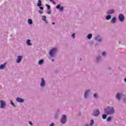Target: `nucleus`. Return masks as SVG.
I'll list each match as a JSON object with an SVG mask.
<instances>
[{
	"label": "nucleus",
	"instance_id": "f257e3e1",
	"mask_svg": "<svg viewBox=\"0 0 126 126\" xmlns=\"http://www.w3.org/2000/svg\"><path fill=\"white\" fill-rule=\"evenodd\" d=\"M104 113L107 115H113L115 113V109L113 106H108L104 109Z\"/></svg>",
	"mask_w": 126,
	"mask_h": 126
},
{
	"label": "nucleus",
	"instance_id": "f03ea898",
	"mask_svg": "<svg viewBox=\"0 0 126 126\" xmlns=\"http://www.w3.org/2000/svg\"><path fill=\"white\" fill-rule=\"evenodd\" d=\"M57 51H58V49L57 48H53L51 49L49 52L50 56L51 57V58H53V57H55V55H56Z\"/></svg>",
	"mask_w": 126,
	"mask_h": 126
},
{
	"label": "nucleus",
	"instance_id": "7ed1b4c3",
	"mask_svg": "<svg viewBox=\"0 0 126 126\" xmlns=\"http://www.w3.org/2000/svg\"><path fill=\"white\" fill-rule=\"evenodd\" d=\"M0 108H1V109H4L6 106V102L4 100H0Z\"/></svg>",
	"mask_w": 126,
	"mask_h": 126
},
{
	"label": "nucleus",
	"instance_id": "20e7f679",
	"mask_svg": "<svg viewBox=\"0 0 126 126\" xmlns=\"http://www.w3.org/2000/svg\"><path fill=\"white\" fill-rule=\"evenodd\" d=\"M100 115V111L98 109L94 110L93 116L94 117H98Z\"/></svg>",
	"mask_w": 126,
	"mask_h": 126
},
{
	"label": "nucleus",
	"instance_id": "39448f33",
	"mask_svg": "<svg viewBox=\"0 0 126 126\" xmlns=\"http://www.w3.org/2000/svg\"><path fill=\"white\" fill-rule=\"evenodd\" d=\"M62 124H65L66 123V115H63L61 118Z\"/></svg>",
	"mask_w": 126,
	"mask_h": 126
},
{
	"label": "nucleus",
	"instance_id": "423d86ee",
	"mask_svg": "<svg viewBox=\"0 0 126 126\" xmlns=\"http://www.w3.org/2000/svg\"><path fill=\"white\" fill-rule=\"evenodd\" d=\"M119 18L120 21H121V22H123V21H124V20L125 19V16H124V15L121 14L119 16Z\"/></svg>",
	"mask_w": 126,
	"mask_h": 126
},
{
	"label": "nucleus",
	"instance_id": "0eeeda50",
	"mask_svg": "<svg viewBox=\"0 0 126 126\" xmlns=\"http://www.w3.org/2000/svg\"><path fill=\"white\" fill-rule=\"evenodd\" d=\"M22 56H19L17 57V59L16 60V63H21V60H22Z\"/></svg>",
	"mask_w": 126,
	"mask_h": 126
},
{
	"label": "nucleus",
	"instance_id": "6e6552de",
	"mask_svg": "<svg viewBox=\"0 0 126 126\" xmlns=\"http://www.w3.org/2000/svg\"><path fill=\"white\" fill-rule=\"evenodd\" d=\"M95 40L97 42H101L102 41V37L100 35H96L95 37Z\"/></svg>",
	"mask_w": 126,
	"mask_h": 126
},
{
	"label": "nucleus",
	"instance_id": "1a4fd4ad",
	"mask_svg": "<svg viewBox=\"0 0 126 126\" xmlns=\"http://www.w3.org/2000/svg\"><path fill=\"white\" fill-rule=\"evenodd\" d=\"M56 8L57 9H59L60 11H63V6L61 7V4L57 5L56 6Z\"/></svg>",
	"mask_w": 126,
	"mask_h": 126
},
{
	"label": "nucleus",
	"instance_id": "9d476101",
	"mask_svg": "<svg viewBox=\"0 0 126 126\" xmlns=\"http://www.w3.org/2000/svg\"><path fill=\"white\" fill-rule=\"evenodd\" d=\"M16 100L17 102H18L19 103H23V102H24V99L20 97H17Z\"/></svg>",
	"mask_w": 126,
	"mask_h": 126
},
{
	"label": "nucleus",
	"instance_id": "9b49d317",
	"mask_svg": "<svg viewBox=\"0 0 126 126\" xmlns=\"http://www.w3.org/2000/svg\"><path fill=\"white\" fill-rule=\"evenodd\" d=\"M46 85V84L45 83V80H44L43 78H41V82L40 83V86L41 87H44Z\"/></svg>",
	"mask_w": 126,
	"mask_h": 126
},
{
	"label": "nucleus",
	"instance_id": "f8f14e48",
	"mask_svg": "<svg viewBox=\"0 0 126 126\" xmlns=\"http://www.w3.org/2000/svg\"><path fill=\"white\" fill-rule=\"evenodd\" d=\"M89 93H90V90H87L86 91L85 93V95L84 97L86 99L88 97V95L89 94Z\"/></svg>",
	"mask_w": 126,
	"mask_h": 126
},
{
	"label": "nucleus",
	"instance_id": "ddd939ff",
	"mask_svg": "<svg viewBox=\"0 0 126 126\" xmlns=\"http://www.w3.org/2000/svg\"><path fill=\"white\" fill-rule=\"evenodd\" d=\"M123 97V94H120V93H118L116 95V98L118 100H120L121 99V97Z\"/></svg>",
	"mask_w": 126,
	"mask_h": 126
},
{
	"label": "nucleus",
	"instance_id": "4468645a",
	"mask_svg": "<svg viewBox=\"0 0 126 126\" xmlns=\"http://www.w3.org/2000/svg\"><path fill=\"white\" fill-rule=\"evenodd\" d=\"M114 12H115V10L110 9L107 11V14H113Z\"/></svg>",
	"mask_w": 126,
	"mask_h": 126
},
{
	"label": "nucleus",
	"instance_id": "2eb2a0df",
	"mask_svg": "<svg viewBox=\"0 0 126 126\" xmlns=\"http://www.w3.org/2000/svg\"><path fill=\"white\" fill-rule=\"evenodd\" d=\"M27 44L28 46H31V45H32V43H31V40L30 39H28L27 40Z\"/></svg>",
	"mask_w": 126,
	"mask_h": 126
},
{
	"label": "nucleus",
	"instance_id": "dca6fc26",
	"mask_svg": "<svg viewBox=\"0 0 126 126\" xmlns=\"http://www.w3.org/2000/svg\"><path fill=\"white\" fill-rule=\"evenodd\" d=\"M5 64H6V63H4L3 64H1L0 65V69H3L5 67Z\"/></svg>",
	"mask_w": 126,
	"mask_h": 126
},
{
	"label": "nucleus",
	"instance_id": "f3484780",
	"mask_svg": "<svg viewBox=\"0 0 126 126\" xmlns=\"http://www.w3.org/2000/svg\"><path fill=\"white\" fill-rule=\"evenodd\" d=\"M28 24H30V25H31V24H33V21H32L31 19H29L28 20Z\"/></svg>",
	"mask_w": 126,
	"mask_h": 126
},
{
	"label": "nucleus",
	"instance_id": "a211bd4d",
	"mask_svg": "<svg viewBox=\"0 0 126 126\" xmlns=\"http://www.w3.org/2000/svg\"><path fill=\"white\" fill-rule=\"evenodd\" d=\"M47 17H46V16H42V20L45 22V23H48V22L47 21Z\"/></svg>",
	"mask_w": 126,
	"mask_h": 126
},
{
	"label": "nucleus",
	"instance_id": "6ab92c4d",
	"mask_svg": "<svg viewBox=\"0 0 126 126\" xmlns=\"http://www.w3.org/2000/svg\"><path fill=\"white\" fill-rule=\"evenodd\" d=\"M117 19L116 18L114 17L112 18V20L111 21V23H112V24H114V23H116Z\"/></svg>",
	"mask_w": 126,
	"mask_h": 126
},
{
	"label": "nucleus",
	"instance_id": "aec40b11",
	"mask_svg": "<svg viewBox=\"0 0 126 126\" xmlns=\"http://www.w3.org/2000/svg\"><path fill=\"white\" fill-rule=\"evenodd\" d=\"M43 63H44V60H40V61H39L38 64L39 65H42V64H43Z\"/></svg>",
	"mask_w": 126,
	"mask_h": 126
},
{
	"label": "nucleus",
	"instance_id": "412c9836",
	"mask_svg": "<svg viewBox=\"0 0 126 126\" xmlns=\"http://www.w3.org/2000/svg\"><path fill=\"white\" fill-rule=\"evenodd\" d=\"M41 5H42V1L39 0H38V2H37V6H41Z\"/></svg>",
	"mask_w": 126,
	"mask_h": 126
},
{
	"label": "nucleus",
	"instance_id": "4be33fe9",
	"mask_svg": "<svg viewBox=\"0 0 126 126\" xmlns=\"http://www.w3.org/2000/svg\"><path fill=\"white\" fill-rule=\"evenodd\" d=\"M87 38H89V39H91L92 38V34L90 33L88 35Z\"/></svg>",
	"mask_w": 126,
	"mask_h": 126
},
{
	"label": "nucleus",
	"instance_id": "5701e85b",
	"mask_svg": "<svg viewBox=\"0 0 126 126\" xmlns=\"http://www.w3.org/2000/svg\"><path fill=\"white\" fill-rule=\"evenodd\" d=\"M10 102L11 105H12V106H13V107H15V104H14V103L12 101V100H10Z\"/></svg>",
	"mask_w": 126,
	"mask_h": 126
},
{
	"label": "nucleus",
	"instance_id": "b1692460",
	"mask_svg": "<svg viewBox=\"0 0 126 126\" xmlns=\"http://www.w3.org/2000/svg\"><path fill=\"white\" fill-rule=\"evenodd\" d=\"M106 20H109V19H111V15H107L106 17Z\"/></svg>",
	"mask_w": 126,
	"mask_h": 126
},
{
	"label": "nucleus",
	"instance_id": "393cba45",
	"mask_svg": "<svg viewBox=\"0 0 126 126\" xmlns=\"http://www.w3.org/2000/svg\"><path fill=\"white\" fill-rule=\"evenodd\" d=\"M106 118H107V115H106V114L102 115V119L103 120H106Z\"/></svg>",
	"mask_w": 126,
	"mask_h": 126
},
{
	"label": "nucleus",
	"instance_id": "a878e982",
	"mask_svg": "<svg viewBox=\"0 0 126 126\" xmlns=\"http://www.w3.org/2000/svg\"><path fill=\"white\" fill-rule=\"evenodd\" d=\"M94 125V120H91V123H90V126H93Z\"/></svg>",
	"mask_w": 126,
	"mask_h": 126
},
{
	"label": "nucleus",
	"instance_id": "bb28decb",
	"mask_svg": "<svg viewBox=\"0 0 126 126\" xmlns=\"http://www.w3.org/2000/svg\"><path fill=\"white\" fill-rule=\"evenodd\" d=\"M111 120H112V117H109L107 119V122H111Z\"/></svg>",
	"mask_w": 126,
	"mask_h": 126
},
{
	"label": "nucleus",
	"instance_id": "cd10ccee",
	"mask_svg": "<svg viewBox=\"0 0 126 126\" xmlns=\"http://www.w3.org/2000/svg\"><path fill=\"white\" fill-rule=\"evenodd\" d=\"M101 57H97V62H99V61H100L101 60Z\"/></svg>",
	"mask_w": 126,
	"mask_h": 126
},
{
	"label": "nucleus",
	"instance_id": "c85d7f7f",
	"mask_svg": "<svg viewBox=\"0 0 126 126\" xmlns=\"http://www.w3.org/2000/svg\"><path fill=\"white\" fill-rule=\"evenodd\" d=\"M49 0V1H50V2H52V3L53 4H56V2L55 1H54V0Z\"/></svg>",
	"mask_w": 126,
	"mask_h": 126
},
{
	"label": "nucleus",
	"instance_id": "c756f323",
	"mask_svg": "<svg viewBox=\"0 0 126 126\" xmlns=\"http://www.w3.org/2000/svg\"><path fill=\"white\" fill-rule=\"evenodd\" d=\"M45 5H46V6H47L48 9H50L51 8V6L50 5H48V4H46Z\"/></svg>",
	"mask_w": 126,
	"mask_h": 126
},
{
	"label": "nucleus",
	"instance_id": "7c9ffc66",
	"mask_svg": "<svg viewBox=\"0 0 126 126\" xmlns=\"http://www.w3.org/2000/svg\"><path fill=\"white\" fill-rule=\"evenodd\" d=\"M71 36L72 37L73 39H74V38H75V36L74 33L72 34L71 35Z\"/></svg>",
	"mask_w": 126,
	"mask_h": 126
},
{
	"label": "nucleus",
	"instance_id": "2f4dec72",
	"mask_svg": "<svg viewBox=\"0 0 126 126\" xmlns=\"http://www.w3.org/2000/svg\"><path fill=\"white\" fill-rule=\"evenodd\" d=\"M94 98H97V94H94Z\"/></svg>",
	"mask_w": 126,
	"mask_h": 126
},
{
	"label": "nucleus",
	"instance_id": "473e14b6",
	"mask_svg": "<svg viewBox=\"0 0 126 126\" xmlns=\"http://www.w3.org/2000/svg\"><path fill=\"white\" fill-rule=\"evenodd\" d=\"M105 55H106V52H102V56H105Z\"/></svg>",
	"mask_w": 126,
	"mask_h": 126
},
{
	"label": "nucleus",
	"instance_id": "72a5a7b5",
	"mask_svg": "<svg viewBox=\"0 0 126 126\" xmlns=\"http://www.w3.org/2000/svg\"><path fill=\"white\" fill-rule=\"evenodd\" d=\"M39 8L40 9H41V10H43V9H44V7H42V6H39Z\"/></svg>",
	"mask_w": 126,
	"mask_h": 126
},
{
	"label": "nucleus",
	"instance_id": "f704fd0d",
	"mask_svg": "<svg viewBox=\"0 0 126 126\" xmlns=\"http://www.w3.org/2000/svg\"><path fill=\"white\" fill-rule=\"evenodd\" d=\"M39 13H40V14H42V13H43V11H42V10H39Z\"/></svg>",
	"mask_w": 126,
	"mask_h": 126
},
{
	"label": "nucleus",
	"instance_id": "c9c22d12",
	"mask_svg": "<svg viewBox=\"0 0 126 126\" xmlns=\"http://www.w3.org/2000/svg\"><path fill=\"white\" fill-rule=\"evenodd\" d=\"M47 13H48V14H51V11H50V10L48 11H47Z\"/></svg>",
	"mask_w": 126,
	"mask_h": 126
},
{
	"label": "nucleus",
	"instance_id": "e433bc0d",
	"mask_svg": "<svg viewBox=\"0 0 126 126\" xmlns=\"http://www.w3.org/2000/svg\"><path fill=\"white\" fill-rule=\"evenodd\" d=\"M29 124H30L31 126H32V122L31 121H30V122H29Z\"/></svg>",
	"mask_w": 126,
	"mask_h": 126
},
{
	"label": "nucleus",
	"instance_id": "4c0bfd02",
	"mask_svg": "<svg viewBox=\"0 0 126 126\" xmlns=\"http://www.w3.org/2000/svg\"><path fill=\"white\" fill-rule=\"evenodd\" d=\"M50 126H54V123H52L50 125Z\"/></svg>",
	"mask_w": 126,
	"mask_h": 126
},
{
	"label": "nucleus",
	"instance_id": "58836bf2",
	"mask_svg": "<svg viewBox=\"0 0 126 126\" xmlns=\"http://www.w3.org/2000/svg\"><path fill=\"white\" fill-rule=\"evenodd\" d=\"M86 126H90V125L89 124H86Z\"/></svg>",
	"mask_w": 126,
	"mask_h": 126
},
{
	"label": "nucleus",
	"instance_id": "ea45409f",
	"mask_svg": "<svg viewBox=\"0 0 126 126\" xmlns=\"http://www.w3.org/2000/svg\"><path fill=\"white\" fill-rule=\"evenodd\" d=\"M52 24H53V25H55V22H52Z\"/></svg>",
	"mask_w": 126,
	"mask_h": 126
},
{
	"label": "nucleus",
	"instance_id": "a19ab883",
	"mask_svg": "<svg viewBox=\"0 0 126 126\" xmlns=\"http://www.w3.org/2000/svg\"><path fill=\"white\" fill-rule=\"evenodd\" d=\"M51 61L52 62H54V59H52Z\"/></svg>",
	"mask_w": 126,
	"mask_h": 126
}]
</instances>
